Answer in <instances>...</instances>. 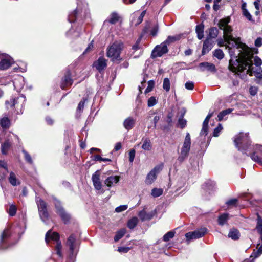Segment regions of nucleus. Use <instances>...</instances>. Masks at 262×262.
<instances>
[{"label":"nucleus","mask_w":262,"mask_h":262,"mask_svg":"<svg viewBox=\"0 0 262 262\" xmlns=\"http://www.w3.org/2000/svg\"><path fill=\"white\" fill-rule=\"evenodd\" d=\"M242 45L237 48L232 42L230 45L233 47H229V44L226 46L228 48L229 53L231 59L229 62V69L233 72H242L243 71L244 66H249L251 63L250 57H251V50L246 45L239 42Z\"/></svg>","instance_id":"nucleus-1"},{"label":"nucleus","mask_w":262,"mask_h":262,"mask_svg":"<svg viewBox=\"0 0 262 262\" xmlns=\"http://www.w3.org/2000/svg\"><path fill=\"white\" fill-rule=\"evenodd\" d=\"M234 142L239 151L249 156L253 161L262 165V145H251L248 134L240 133L235 137Z\"/></svg>","instance_id":"nucleus-2"},{"label":"nucleus","mask_w":262,"mask_h":262,"mask_svg":"<svg viewBox=\"0 0 262 262\" xmlns=\"http://www.w3.org/2000/svg\"><path fill=\"white\" fill-rule=\"evenodd\" d=\"M230 21V18L229 17L222 18L219 21L218 26L221 30L223 31V37L227 43L230 45L231 42H232L233 45H234L237 48H239L242 44L236 40L235 38L232 35L231 33L233 31V29L231 26L228 25Z\"/></svg>","instance_id":"nucleus-3"},{"label":"nucleus","mask_w":262,"mask_h":262,"mask_svg":"<svg viewBox=\"0 0 262 262\" xmlns=\"http://www.w3.org/2000/svg\"><path fill=\"white\" fill-rule=\"evenodd\" d=\"M123 43L120 42L115 41L110 45L107 49L106 56L111 59V60L116 63H119L122 60L120 53L123 49Z\"/></svg>","instance_id":"nucleus-4"},{"label":"nucleus","mask_w":262,"mask_h":262,"mask_svg":"<svg viewBox=\"0 0 262 262\" xmlns=\"http://www.w3.org/2000/svg\"><path fill=\"white\" fill-rule=\"evenodd\" d=\"M250 65L249 66H244L243 71L248 68L247 73L250 76L257 74L258 73H262V64L261 59L258 56H253V53L251 52V57H250Z\"/></svg>","instance_id":"nucleus-5"},{"label":"nucleus","mask_w":262,"mask_h":262,"mask_svg":"<svg viewBox=\"0 0 262 262\" xmlns=\"http://www.w3.org/2000/svg\"><path fill=\"white\" fill-rule=\"evenodd\" d=\"M45 241L47 244L53 242L55 244V250L56 254L59 257H62L61 252L62 245L60 241L59 234L56 232H53L52 230H49L46 234Z\"/></svg>","instance_id":"nucleus-6"},{"label":"nucleus","mask_w":262,"mask_h":262,"mask_svg":"<svg viewBox=\"0 0 262 262\" xmlns=\"http://www.w3.org/2000/svg\"><path fill=\"white\" fill-rule=\"evenodd\" d=\"M89 14V12L86 6L84 5L83 8H81L80 5L78 4L77 8L69 14L68 20L70 23H74L76 20L79 19L82 20L84 18L86 17Z\"/></svg>","instance_id":"nucleus-7"},{"label":"nucleus","mask_w":262,"mask_h":262,"mask_svg":"<svg viewBox=\"0 0 262 262\" xmlns=\"http://www.w3.org/2000/svg\"><path fill=\"white\" fill-rule=\"evenodd\" d=\"M191 146V138L189 133H186L182 147L181 150L180 154L178 158V160L182 163L188 156V154Z\"/></svg>","instance_id":"nucleus-8"},{"label":"nucleus","mask_w":262,"mask_h":262,"mask_svg":"<svg viewBox=\"0 0 262 262\" xmlns=\"http://www.w3.org/2000/svg\"><path fill=\"white\" fill-rule=\"evenodd\" d=\"M67 245L69 248L70 254L68 262H74L76 258L75 250L76 249L77 244L76 237L74 234H71L68 238ZM48 262H54L53 260H50Z\"/></svg>","instance_id":"nucleus-9"},{"label":"nucleus","mask_w":262,"mask_h":262,"mask_svg":"<svg viewBox=\"0 0 262 262\" xmlns=\"http://www.w3.org/2000/svg\"><path fill=\"white\" fill-rule=\"evenodd\" d=\"M36 204L38 207L39 216L42 221L47 224V221L49 217L47 208V204L43 200L39 198L36 199Z\"/></svg>","instance_id":"nucleus-10"},{"label":"nucleus","mask_w":262,"mask_h":262,"mask_svg":"<svg viewBox=\"0 0 262 262\" xmlns=\"http://www.w3.org/2000/svg\"><path fill=\"white\" fill-rule=\"evenodd\" d=\"M26 101V98L24 95L20 96L16 98H12L9 100H7L5 102L6 107L7 110H10L12 111L13 110V107H15L16 106L18 107V104L19 102H21L20 106L21 110L20 112H17V114H22L23 111L21 108L23 106L24 104V102Z\"/></svg>","instance_id":"nucleus-11"},{"label":"nucleus","mask_w":262,"mask_h":262,"mask_svg":"<svg viewBox=\"0 0 262 262\" xmlns=\"http://www.w3.org/2000/svg\"><path fill=\"white\" fill-rule=\"evenodd\" d=\"M54 204L56 209V212L61 217L62 220L65 224L69 222L70 220L71 216L66 212L62 207L61 202L56 199H54Z\"/></svg>","instance_id":"nucleus-12"},{"label":"nucleus","mask_w":262,"mask_h":262,"mask_svg":"<svg viewBox=\"0 0 262 262\" xmlns=\"http://www.w3.org/2000/svg\"><path fill=\"white\" fill-rule=\"evenodd\" d=\"M207 232L206 228H201L192 232H189L185 234V237L188 241L196 239L203 236Z\"/></svg>","instance_id":"nucleus-13"},{"label":"nucleus","mask_w":262,"mask_h":262,"mask_svg":"<svg viewBox=\"0 0 262 262\" xmlns=\"http://www.w3.org/2000/svg\"><path fill=\"white\" fill-rule=\"evenodd\" d=\"M168 50L167 46L163 42L159 45H157L154 49L152 50L151 57L155 58L158 57H161L163 54H166L168 52Z\"/></svg>","instance_id":"nucleus-14"},{"label":"nucleus","mask_w":262,"mask_h":262,"mask_svg":"<svg viewBox=\"0 0 262 262\" xmlns=\"http://www.w3.org/2000/svg\"><path fill=\"white\" fill-rule=\"evenodd\" d=\"M162 168V165L155 166L147 175L145 183L147 185L151 184L156 179L157 174Z\"/></svg>","instance_id":"nucleus-15"},{"label":"nucleus","mask_w":262,"mask_h":262,"mask_svg":"<svg viewBox=\"0 0 262 262\" xmlns=\"http://www.w3.org/2000/svg\"><path fill=\"white\" fill-rule=\"evenodd\" d=\"M10 236V230L8 228L5 229L3 231L1 235L0 242V249H6L8 247V246L7 245V241Z\"/></svg>","instance_id":"nucleus-16"},{"label":"nucleus","mask_w":262,"mask_h":262,"mask_svg":"<svg viewBox=\"0 0 262 262\" xmlns=\"http://www.w3.org/2000/svg\"><path fill=\"white\" fill-rule=\"evenodd\" d=\"M156 213V210L151 211L149 212H147L145 209L144 208L139 212L138 216L142 222L145 221H149L151 220Z\"/></svg>","instance_id":"nucleus-17"},{"label":"nucleus","mask_w":262,"mask_h":262,"mask_svg":"<svg viewBox=\"0 0 262 262\" xmlns=\"http://www.w3.org/2000/svg\"><path fill=\"white\" fill-rule=\"evenodd\" d=\"M92 180L94 188L99 190L102 188V183L100 181V173L99 170L95 171L92 176Z\"/></svg>","instance_id":"nucleus-18"},{"label":"nucleus","mask_w":262,"mask_h":262,"mask_svg":"<svg viewBox=\"0 0 262 262\" xmlns=\"http://www.w3.org/2000/svg\"><path fill=\"white\" fill-rule=\"evenodd\" d=\"M13 59L8 55H2L0 61V69L6 70L8 69L13 63Z\"/></svg>","instance_id":"nucleus-19"},{"label":"nucleus","mask_w":262,"mask_h":262,"mask_svg":"<svg viewBox=\"0 0 262 262\" xmlns=\"http://www.w3.org/2000/svg\"><path fill=\"white\" fill-rule=\"evenodd\" d=\"M73 83V80L71 77V74L70 71H67L61 81V88L62 90L66 89V87L71 86Z\"/></svg>","instance_id":"nucleus-20"},{"label":"nucleus","mask_w":262,"mask_h":262,"mask_svg":"<svg viewBox=\"0 0 262 262\" xmlns=\"http://www.w3.org/2000/svg\"><path fill=\"white\" fill-rule=\"evenodd\" d=\"M93 66L100 73L107 67V60L103 57H100L93 63Z\"/></svg>","instance_id":"nucleus-21"},{"label":"nucleus","mask_w":262,"mask_h":262,"mask_svg":"<svg viewBox=\"0 0 262 262\" xmlns=\"http://www.w3.org/2000/svg\"><path fill=\"white\" fill-rule=\"evenodd\" d=\"M25 84V78L22 76H17L13 80V84L17 91H20Z\"/></svg>","instance_id":"nucleus-22"},{"label":"nucleus","mask_w":262,"mask_h":262,"mask_svg":"<svg viewBox=\"0 0 262 262\" xmlns=\"http://www.w3.org/2000/svg\"><path fill=\"white\" fill-rule=\"evenodd\" d=\"M213 112H209L205 119L203 123L202 128L200 132V136H206L208 134V122L210 118L213 116Z\"/></svg>","instance_id":"nucleus-23"},{"label":"nucleus","mask_w":262,"mask_h":262,"mask_svg":"<svg viewBox=\"0 0 262 262\" xmlns=\"http://www.w3.org/2000/svg\"><path fill=\"white\" fill-rule=\"evenodd\" d=\"M199 67L201 71L207 70L210 72H215L216 68L214 64L208 62H203L199 64Z\"/></svg>","instance_id":"nucleus-24"},{"label":"nucleus","mask_w":262,"mask_h":262,"mask_svg":"<svg viewBox=\"0 0 262 262\" xmlns=\"http://www.w3.org/2000/svg\"><path fill=\"white\" fill-rule=\"evenodd\" d=\"M213 46L212 41L208 37H207L203 43L202 54L204 55L208 53L212 49Z\"/></svg>","instance_id":"nucleus-25"},{"label":"nucleus","mask_w":262,"mask_h":262,"mask_svg":"<svg viewBox=\"0 0 262 262\" xmlns=\"http://www.w3.org/2000/svg\"><path fill=\"white\" fill-rule=\"evenodd\" d=\"M136 119L133 117L127 118L123 122V126L127 130L132 129L135 126Z\"/></svg>","instance_id":"nucleus-26"},{"label":"nucleus","mask_w":262,"mask_h":262,"mask_svg":"<svg viewBox=\"0 0 262 262\" xmlns=\"http://www.w3.org/2000/svg\"><path fill=\"white\" fill-rule=\"evenodd\" d=\"M120 180L118 176H111L106 178L104 181L105 184L108 187H112L114 184H117Z\"/></svg>","instance_id":"nucleus-27"},{"label":"nucleus","mask_w":262,"mask_h":262,"mask_svg":"<svg viewBox=\"0 0 262 262\" xmlns=\"http://www.w3.org/2000/svg\"><path fill=\"white\" fill-rule=\"evenodd\" d=\"M8 181L13 186H16L20 184V180L17 178L16 174L13 171L10 172Z\"/></svg>","instance_id":"nucleus-28"},{"label":"nucleus","mask_w":262,"mask_h":262,"mask_svg":"<svg viewBox=\"0 0 262 262\" xmlns=\"http://www.w3.org/2000/svg\"><path fill=\"white\" fill-rule=\"evenodd\" d=\"M12 145L9 139H7L1 145V151L3 155H7Z\"/></svg>","instance_id":"nucleus-29"},{"label":"nucleus","mask_w":262,"mask_h":262,"mask_svg":"<svg viewBox=\"0 0 262 262\" xmlns=\"http://www.w3.org/2000/svg\"><path fill=\"white\" fill-rule=\"evenodd\" d=\"M185 110L183 108L181 111V115L180 116L178 119V125L181 128H184L187 123V121L184 119V116L185 114Z\"/></svg>","instance_id":"nucleus-30"},{"label":"nucleus","mask_w":262,"mask_h":262,"mask_svg":"<svg viewBox=\"0 0 262 262\" xmlns=\"http://www.w3.org/2000/svg\"><path fill=\"white\" fill-rule=\"evenodd\" d=\"M119 20V16L117 13L113 12L111 14L109 17L105 20L104 24L107 22L111 24H115Z\"/></svg>","instance_id":"nucleus-31"},{"label":"nucleus","mask_w":262,"mask_h":262,"mask_svg":"<svg viewBox=\"0 0 262 262\" xmlns=\"http://www.w3.org/2000/svg\"><path fill=\"white\" fill-rule=\"evenodd\" d=\"M204 28L203 24H200L196 26L195 31L197 34V37L199 39H202L204 37Z\"/></svg>","instance_id":"nucleus-32"},{"label":"nucleus","mask_w":262,"mask_h":262,"mask_svg":"<svg viewBox=\"0 0 262 262\" xmlns=\"http://www.w3.org/2000/svg\"><path fill=\"white\" fill-rule=\"evenodd\" d=\"M239 232L236 229L233 228L230 230L228 233V237L233 240H237L239 237Z\"/></svg>","instance_id":"nucleus-33"},{"label":"nucleus","mask_w":262,"mask_h":262,"mask_svg":"<svg viewBox=\"0 0 262 262\" xmlns=\"http://www.w3.org/2000/svg\"><path fill=\"white\" fill-rule=\"evenodd\" d=\"M204 187L209 191V193H210L213 192L215 188V183L212 181H208L205 183Z\"/></svg>","instance_id":"nucleus-34"},{"label":"nucleus","mask_w":262,"mask_h":262,"mask_svg":"<svg viewBox=\"0 0 262 262\" xmlns=\"http://www.w3.org/2000/svg\"><path fill=\"white\" fill-rule=\"evenodd\" d=\"M10 125V121L7 117H4L0 120V126L3 129H7Z\"/></svg>","instance_id":"nucleus-35"},{"label":"nucleus","mask_w":262,"mask_h":262,"mask_svg":"<svg viewBox=\"0 0 262 262\" xmlns=\"http://www.w3.org/2000/svg\"><path fill=\"white\" fill-rule=\"evenodd\" d=\"M219 34V30L216 27H211L209 29L208 35L207 37L209 39L215 38Z\"/></svg>","instance_id":"nucleus-36"},{"label":"nucleus","mask_w":262,"mask_h":262,"mask_svg":"<svg viewBox=\"0 0 262 262\" xmlns=\"http://www.w3.org/2000/svg\"><path fill=\"white\" fill-rule=\"evenodd\" d=\"M143 144L142 148L145 150L149 151L151 149V144L149 138H146L142 139Z\"/></svg>","instance_id":"nucleus-37"},{"label":"nucleus","mask_w":262,"mask_h":262,"mask_svg":"<svg viewBox=\"0 0 262 262\" xmlns=\"http://www.w3.org/2000/svg\"><path fill=\"white\" fill-rule=\"evenodd\" d=\"M232 111V108H228L221 112L217 116L218 121H221L223 120L226 116L230 114Z\"/></svg>","instance_id":"nucleus-38"},{"label":"nucleus","mask_w":262,"mask_h":262,"mask_svg":"<svg viewBox=\"0 0 262 262\" xmlns=\"http://www.w3.org/2000/svg\"><path fill=\"white\" fill-rule=\"evenodd\" d=\"M229 219L228 213H224L221 215L218 218V223L220 225L223 226L225 225Z\"/></svg>","instance_id":"nucleus-39"},{"label":"nucleus","mask_w":262,"mask_h":262,"mask_svg":"<svg viewBox=\"0 0 262 262\" xmlns=\"http://www.w3.org/2000/svg\"><path fill=\"white\" fill-rule=\"evenodd\" d=\"M139 222L138 219L137 217H133L128 220L127 222V227L130 229H134L138 224Z\"/></svg>","instance_id":"nucleus-40"},{"label":"nucleus","mask_w":262,"mask_h":262,"mask_svg":"<svg viewBox=\"0 0 262 262\" xmlns=\"http://www.w3.org/2000/svg\"><path fill=\"white\" fill-rule=\"evenodd\" d=\"M256 229L260 235H262V218L259 215H257Z\"/></svg>","instance_id":"nucleus-41"},{"label":"nucleus","mask_w":262,"mask_h":262,"mask_svg":"<svg viewBox=\"0 0 262 262\" xmlns=\"http://www.w3.org/2000/svg\"><path fill=\"white\" fill-rule=\"evenodd\" d=\"M126 232V230L124 228L120 229L118 231L116 235L114 237V241L115 242L118 241L120 238H121L125 234Z\"/></svg>","instance_id":"nucleus-42"},{"label":"nucleus","mask_w":262,"mask_h":262,"mask_svg":"<svg viewBox=\"0 0 262 262\" xmlns=\"http://www.w3.org/2000/svg\"><path fill=\"white\" fill-rule=\"evenodd\" d=\"M213 56L219 60H221L224 57L223 51L220 49H216L213 52Z\"/></svg>","instance_id":"nucleus-43"},{"label":"nucleus","mask_w":262,"mask_h":262,"mask_svg":"<svg viewBox=\"0 0 262 262\" xmlns=\"http://www.w3.org/2000/svg\"><path fill=\"white\" fill-rule=\"evenodd\" d=\"M22 152L24 154L25 161L30 164H33V161L30 154L25 149L22 150Z\"/></svg>","instance_id":"nucleus-44"},{"label":"nucleus","mask_w":262,"mask_h":262,"mask_svg":"<svg viewBox=\"0 0 262 262\" xmlns=\"http://www.w3.org/2000/svg\"><path fill=\"white\" fill-rule=\"evenodd\" d=\"M175 232L174 231H170L166 233L163 237V239L165 242H168L170 239L172 238L174 236Z\"/></svg>","instance_id":"nucleus-45"},{"label":"nucleus","mask_w":262,"mask_h":262,"mask_svg":"<svg viewBox=\"0 0 262 262\" xmlns=\"http://www.w3.org/2000/svg\"><path fill=\"white\" fill-rule=\"evenodd\" d=\"M163 190L160 188H155L152 189L151 194L154 197H158L162 195Z\"/></svg>","instance_id":"nucleus-46"},{"label":"nucleus","mask_w":262,"mask_h":262,"mask_svg":"<svg viewBox=\"0 0 262 262\" xmlns=\"http://www.w3.org/2000/svg\"><path fill=\"white\" fill-rule=\"evenodd\" d=\"M16 206L14 204H12L10 206L9 209L7 210V212L10 216H13L16 214Z\"/></svg>","instance_id":"nucleus-47"},{"label":"nucleus","mask_w":262,"mask_h":262,"mask_svg":"<svg viewBox=\"0 0 262 262\" xmlns=\"http://www.w3.org/2000/svg\"><path fill=\"white\" fill-rule=\"evenodd\" d=\"M179 39V37L178 36H169L166 40L164 41V42L168 46L171 42H173L175 41H177Z\"/></svg>","instance_id":"nucleus-48"},{"label":"nucleus","mask_w":262,"mask_h":262,"mask_svg":"<svg viewBox=\"0 0 262 262\" xmlns=\"http://www.w3.org/2000/svg\"><path fill=\"white\" fill-rule=\"evenodd\" d=\"M163 88L166 92L170 90V80L168 78H165L163 80Z\"/></svg>","instance_id":"nucleus-49"},{"label":"nucleus","mask_w":262,"mask_h":262,"mask_svg":"<svg viewBox=\"0 0 262 262\" xmlns=\"http://www.w3.org/2000/svg\"><path fill=\"white\" fill-rule=\"evenodd\" d=\"M66 35L67 36H72L74 37H78L80 35V31H74L73 29H70L67 33Z\"/></svg>","instance_id":"nucleus-50"},{"label":"nucleus","mask_w":262,"mask_h":262,"mask_svg":"<svg viewBox=\"0 0 262 262\" xmlns=\"http://www.w3.org/2000/svg\"><path fill=\"white\" fill-rule=\"evenodd\" d=\"M186 180L183 178H181L179 179L177 184V190L180 189L181 188L183 187L185 185Z\"/></svg>","instance_id":"nucleus-51"},{"label":"nucleus","mask_w":262,"mask_h":262,"mask_svg":"<svg viewBox=\"0 0 262 262\" xmlns=\"http://www.w3.org/2000/svg\"><path fill=\"white\" fill-rule=\"evenodd\" d=\"M157 99L155 97L152 96L150 97L147 102V105L148 107H152L155 105L157 103Z\"/></svg>","instance_id":"nucleus-52"},{"label":"nucleus","mask_w":262,"mask_h":262,"mask_svg":"<svg viewBox=\"0 0 262 262\" xmlns=\"http://www.w3.org/2000/svg\"><path fill=\"white\" fill-rule=\"evenodd\" d=\"M223 128L222 124L219 123L218 126L214 129L213 132V136L214 137H218L220 132L223 130Z\"/></svg>","instance_id":"nucleus-53"},{"label":"nucleus","mask_w":262,"mask_h":262,"mask_svg":"<svg viewBox=\"0 0 262 262\" xmlns=\"http://www.w3.org/2000/svg\"><path fill=\"white\" fill-rule=\"evenodd\" d=\"M155 82L153 80H149L148 82V86L145 90V93L147 94L151 92L154 86Z\"/></svg>","instance_id":"nucleus-54"},{"label":"nucleus","mask_w":262,"mask_h":262,"mask_svg":"<svg viewBox=\"0 0 262 262\" xmlns=\"http://www.w3.org/2000/svg\"><path fill=\"white\" fill-rule=\"evenodd\" d=\"M258 92V88L255 86H251L249 88V93L251 96H255Z\"/></svg>","instance_id":"nucleus-55"},{"label":"nucleus","mask_w":262,"mask_h":262,"mask_svg":"<svg viewBox=\"0 0 262 262\" xmlns=\"http://www.w3.org/2000/svg\"><path fill=\"white\" fill-rule=\"evenodd\" d=\"M256 78L255 81L258 84L262 85V73L254 75Z\"/></svg>","instance_id":"nucleus-56"},{"label":"nucleus","mask_w":262,"mask_h":262,"mask_svg":"<svg viewBox=\"0 0 262 262\" xmlns=\"http://www.w3.org/2000/svg\"><path fill=\"white\" fill-rule=\"evenodd\" d=\"M135 150L134 149H131L129 152V161L132 163L135 157Z\"/></svg>","instance_id":"nucleus-57"},{"label":"nucleus","mask_w":262,"mask_h":262,"mask_svg":"<svg viewBox=\"0 0 262 262\" xmlns=\"http://www.w3.org/2000/svg\"><path fill=\"white\" fill-rule=\"evenodd\" d=\"M127 209V205H120V206H118L116 208L115 211L116 212H121L123 211H124Z\"/></svg>","instance_id":"nucleus-58"},{"label":"nucleus","mask_w":262,"mask_h":262,"mask_svg":"<svg viewBox=\"0 0 262 262\" xmlns=\"http://www.w3.org/2000/svg\"><path fill=\"white\" fill-rule=\"evenodd\" d=\"M243 14L248 19V20L253 21L252 17L248 10H245L244 11H243Z\"/></svg>","instance_id":"nucleus-59"},{"label":"nucleus","mask_w":262,"mask_h":262,"mask_svg":"<svg viewBox=\"0 0 262 262\" xmlns=\"http://www.w3.org/2000/svg\"><path fill=\"white\" fill-rule=\"evenodd\" d=\"M46 124L48 125H52L54 123V120L50 116H46L45 118Z\"/></svg>","instance_id":"nucleus-60"},{"label":"nucleus","mask_w":262,"mask_h":262,"mask_svg":"<svg viewBox=\"0 0 262 262\" xmlns=\"http://www.w3.org/2000/svg\"><path fill=\"white\" fill-rule=\"evenodd\" d=\"M185 86L187 90H192L194 89V83L193 82L188 81L185 83Z\"/></svg>","instance_id":"nucleus-61"},{"label":"nucleus","mask_w":262,"mask_h":262,"mask_svg":"<svg viewBox=\"0 0 262 262\" xmlns=\"http://www.w3.org/2000/svg\"><path fill=\"white\" fill-rule=\"evenodd\" d=\"M237 201H238V200L237 199H230V200H228L226 202V204L228 206H235L236 204Z\"/></svg>","instance_id":"nucleus-62"},{"label":"nucleus","mask_w":262,"mask_h":262,"mask_svg":"<svg viewBox=\"0 0 262 262\" xmlns=\"http://www.w3.org/2000/svg\"><path fill=\"white\" fill-rule=\"evenodd\" d=\"M130 250V248L126 247H118V251L121 253H127Z\"/></svg>","instance_id":"nucleus-63"},{"label":"nucleus","mask_w":262,"mask_h":262,"mask_svg":"<svg viewBox=\"0 0 262 262\" xmlns=\"http://www.w3.org/2000/svg\"><path fill=\"white\" fill-rule=\"evenodd\" d=\"M255 46L257 47H260L262 46V38L261 37H258L255 40Z\"/></svg>","instance_id":"nucleus-64"}]
</instances>
